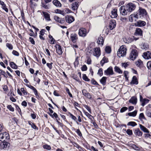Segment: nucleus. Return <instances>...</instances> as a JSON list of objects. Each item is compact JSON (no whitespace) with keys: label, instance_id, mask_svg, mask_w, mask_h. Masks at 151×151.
Returning a JSON list of instances; mask_svg holds the SVG:
<instances>
[{"label":"nucleus","instance_id":"obj_29","mask_svg":"<svg viewBox=\"0 0 151 151\" xmlns=\"http://www.w3.org/2000/svg\"><path fill=\"white\" fill-rule=\"evenodd\" d=\"M124 41L126 43H129L133 41V39L130 37H125L124 39Z\"/></svg>","mask_w":151,"mask_h":151},{"label":"nucleus","instance_id":"obj_17","mask_svg":"<svg viewBox=\"0 0 151 151\" xmlns=\"http://www.w3.org/2000/svg\"><path fill=\"white\" fill-rule=\"evenodd\" d=\"M143 56L145 59H149L151 58V52L150 51H147L143 53Z\"/></svg>","mask_w":151,"mask_h":151},{"label":"nucleus","instance_id":"obj_54","mask_svg":"<svg viewBox=\"0 0 151 151\" xmlns=\"http://www.w3.org/2000/svg\"><path fill=\"white\" fill-rule=\"evenodd\" d=\"M55 40L54 38H52L50 39V40L49 41V42L50 44H55Z\"/></svg>","mask_w":151,"mask_h":151},{"label":"nucleus","instance_id":"obj_27","mask_svg":"<svg viewBox=\"0 0 151 151\" xmlns=\"http://www.w3.org/2000/svg\"><path fill=\"white\" fill-rule=\"evenodd\" d=\"M142 31L141 29L139 28H137L135 32V35H137L140 36L142 35Z\"/></svg>","mask_w":151,"mask_h":151},{"label":"nucleus","instance_id":"obj_25","mask_svg":"<svg viewBox=\"0 0 151 151\" xmlns=\"http://www.w3.org/2000/svg\"><path fill=\"white\" fill-rule=\"evenodd\" d=\"M78 4V2H75L72 4L71 8L73 10H75L78 9L79 6Z\"/></svg>","mask_w":151,"mask_h":151},{"label":"nucleus","instance_id":"obj_62","mask_svg":"<svg viewBox=\"0 0 151 151\" xmlns=\"http://www.w3.org/2000/svg\"><path fill=\"white\" fill-rule=\"evenodd\" d=\"M2 8L3 9H4L6 12H8V8L6 7V5L2 6Z\"/></svg>","mask_w":151,"mask_h":151},{"label":"nucleus","instance_id":"obj_3","mask_svg":"<svg viewBox=\"0 0 151 151\" xmlns=\"http://www.w3.org/2000/svg\"><path fill=\"white\" fill-rule=\"evenodd\" d=\"M9 134L6 132H2L0 134V140L1 141H6L9 139Z\"/></svg>","mask_w":151,"mask_h":151},{"label":"nucleus","instance_id":"obj_10","mask_svg":"<svg viewBox=\"0 0 151 151\" xmlns=\"http://www.w3.org/2000/svg\"><path fill=\"white\" fill-rule=\"evenodd\" d=\"M52 0H42L41 3V6L45 9H48V6L47 4L50 2Z\"/></svg>","mask_w":151,"mask_h":151},{"label":"nucleus","instance_id":"obj_34","mask_svg":"<svg viewBox=\"0 0 151 151\" xmlns=\"http://www.w3.org/2000/svg\"><path fill=\"white\" fill-rule=\"evenodd\" d=\"M137 111L136 110L133 112L128 113L127 114L129 116H135L137 115Z\"/></svg>","mask_w":151,"mask_h":151},{"label":"nucleus","instance_id":"obj_55","mask_svg":"<svg viewBox=\"0 0 151 151\" xmlns=\"http://www.w3.org/2000/svg\"><path fill=\"white\" fill-rule=\"evenodd\" d=\"M53 63H47L46 64L47 66L50 69H51L52 68V64Z\"/></svg>","mask_w":151,"mask_h":151},{"label":"nucleus","instance_id":"obj_42","mask_svg":"<svg viewBox=\"0 0 151 151\" xmlns=\"http://www.w3.org/2000/svg\"><path fill=\"white\" fill-rule=\"evenodd\" d=\"M137 125V124L134 122H129L127 124L128 126H130L132 127H134L136 126Z\"/></svg>","mask_w":151,"mask_h":151},{"label":"nucleus","instance_id":"obj_18","mask_svg":"<svg viewBox=\"0 0 151 151\" xmlns=\"http://www.w3.org/2000/svg\"><path fill=\"white\" fill-rule=\"evenodd\" d=\"M116 25V22L115 20L113 19L110 21L109 22V27L111 30L113 29L114 28Z\"/></svg>","mask_w":151,"mask_h":151},{"label":"nucleus","instance_id":"obj_23","mask_svg":"<svg viewBox=\"0 0 151 151\" xmlns=\"http://www.w3.org/2000/svg\"><path fill=\"white\" fill-rule=\"evenodd\" d=\"M134 133L136 136H142V133L139 128L134 129Z\"/></svg>","mask_w":151,"mask_h":151},{"label":"nucleus","instance_id":"obj_20","mask_svg":"<svg viewBox=\"0 0 151 151\" xmlns=\"http://www.w3.org/2000/svg\"><path fill=\"white\" fill-rule=\"evenodd\" d=\"M54 19L55 21L61 24L64 23L65 22L64 18H60L58 17L57 16H54Z\"/></svg>","mask_w":151,"mask_h":151},{"label":"nucleus","instance_id":"obj_39","mask_svg":"<svg viewBox=\"0 0 151 151\" xmlns=\"http://www.w3.org/2000/svg\"><path fill=\"white\" fill-rule=\"evenodd\" d=\"M68 114H70V117H71V119L75 121L76 123L78 124H79L78 122L77 121H76V117L74 116L70 112H68Z\"/></svg>","mask_w":151,"mask_h":151},{"label":"nucleus","instance_id":"obj_16","mask_svg":"<svg viewBox=\"0 0 151 151\" xmlns=\"http://www.w3.org/2000/svg\"><path fill=\"white\" fill-rule=\"evenodd\" d=\"M118 15L117 14V9H114L111 13L110 16L112 18H115Z\"/></svg>","mask_w":151,"mask_h":151},{"label":"nucleus","instance_id":"obj_37","mask_svg":"<svg viewBox=\"0 0 151 151\" xmlns=\"http://www.w3.org/2000/svg\"><path fill=\"white\" fill-rule=\"evenodd\" d=\"M149 100L147 99H144L141 101V105L143 106H144V105L148 103L149 102Z\"/></svg>","mask_w":151,"mask_h":151},{"label":"nucleus","instance_id":"obj_60","mask_svg":"<svg viewBox=\"0 0 151 151\" xmlns=\"http://www.w3.org/2000/svg\"><path fill=\"white\" fill-rule=\"evenodd\" d=\"M29 124L30 125H31L32 128L34 129H36V128L37 127H36V126L35 125V124H34L32 122H30V123L29 122Z\"/></svg>","mask_w":151,"mask_h":151},{"label":"nucleus","instance_id":"obj_33","mask_svg":"<svg viewBox=\"0 0 151 151\" xmlns=\"http://www.w3.org/2000/svg\"><path fill=\"white\" fill-rule=\"evenodd\" d=\"M108 62V59L105 57H104L101 60V61L100 63L101 65L102 66L104 63Z\"/></svg>","mask_w":151,"mask_h":151},{"label":"nucleus","instance_id":"obj_28","mask_svg":"<svg viewBox=\"0 0 151 151\" xmlns=\"http://www.w3.org/2000/svg\"><path fill=\"white\" fill-rule=\"evenodd\" d=\"M104 40L103 37H100L98 38L97 42L98 44L103 45L104 42Z\"/></svg>","mask_w":151,"mask_h":151},{"label":"nucleus","instance_id":"obj_53","mask_svg":"<svg viewBox=\"0 0 151 151\" xmlns=\"http://www.w3.org/2000/svg\"><path fill=\"white\" fill-rule=\"evenodd\" d=\"M126 132L129 135L132 134V130L130 129H128L126 131Z\"/></svg>","mask_w":151,"mask_h":151},{"label":"nucleus","instance_id":"obj_1","mask_svg":"<svg viewBox=\"0 0 151 151\" xmlns=\"http://www.w3.org/2000/svg\"><path fill=\"white\" fill-rule=\"evenodd\" d=\"M126 48L125 46L122 45L120 47L117 51V55L119 58L124 56L126 55Z\"/></svg>","mask_w":151,"mask_h":151},{"label":"nucleus","instance_id":"obj_12","mask_svg":"<svg viewBox=\"0 0 151 151\" xmlns=\"http://www.w3.org/2000/svg\"><path fill=\"white\" fill-rule=\"evenodd\" d=\"M55 47L56 48L57 52L59 55L62 54L63 52L62 50L61 46L60 45L56 44L55 46Z\"/></svg>","mask_w":151,"mask_h":151},{"label":"nucleus","instance_id":"obj_21","mask_svg":"<svg viewBox=\"0 0 151 151\" xmlns=\"http://www.w3.org/2000/svg\"><path fill=\"white\" fill-rule=\"evenodd\" d=\"M82 92L83 95L86 97L90 99L91 98V95L88 93L86 90L85 89L83 90L82 91Z\"/></svg>","mask_w":151,"mask_h":151},{"label":"nucleus","instance_id":"obj_7","mask_svg":"<svg viewBox=\"0 0 151 151\" xmlns=\"http://www.w3.org/2000/svg\"><path fill=\"white\" fill-rule=\"evenodd\" d=\"M78 33L79 36L84 37L86 35L87 32L85 29L83 28H81L78 30Z\"/></svg>","mask_w":151,"mask_h":151},{"label":"nucleus","instance_id":"obj_49","mask_svg":"<svg viewBox=\"0 0 151 151\" xmlns=\"http://www.w3.org/2000/svg\"><path fill=\"white\" fill-rule=\"evenodd\" d=\"M7 108L11 111L13 112L14 111V108L11 105H8L7 106Z\"/></svg>","mask_w":151,"mask_h":151},{"label":"nucleus","instance_id":"obj_50","mask_svg":"<svg viewBox=\"0 0 151 151\" xmlns=\"http://www.w3.org/2000/svg\"><path fill=\"white\" fill-rule=\"evenodd\" d=\"M128 109V108L126 107H122L120 110V112L121 113L123 112L126 111Z\"/></svg>","mask_w":151,"mask_h":151},{"label":"nucleus","instance_id":"obj_59","mask_svg":"<svg viewBox=\"0 0 151 151\" xmlns=\"http://www.w3.org/2000/svg\"><path fill=\"white\" fill-rule=\"evenodd\" d=\"M91 82L92 84L93 85H99V84L97 83V82L93 79L91 80Z\"/></svg>","mask_w":151,"mask_h":151},{"label":"nucleus","instance_id":"obj_8","mask_svg":"<svg viewBox=\"0 0 151 151\" xmlns=\"http://www.w3.org/2000/svg\"><path fill=\"white\" fill-rule=\"evenodd\" d=\"M93 55L96 57H99L101 55L100 49L99 48L96 47L93 49Z\"/></svg>","mask_w":151,"mask_h":151},{"label":"nucleus","instance_id":"obj_41","mask_svg":"<svg viewBox=\"0 0 151 151\" xmlns=\"http://www.w3.org/2000/svg\"><path fill=\"white\" fill-rule=\"evenodd\" d=\"M83 112L88 117L89 119H91L93 118V116L90 115L89 113H88L87 112H86L85 110L83 111Z\"/></svg>","mask_w":151,"mask_h":151},{"label":"nucleus","instance_id":"obj_44","mask_svg":"<svg viewBox=\"0 0 151 151\" xmlns=\"http://www.w3.org/2000/svg\"><path fill=\"white\" fill-rule=\"evenodd\" d=\"M142 62L140 60H138L136 63V65L138 66H140L142 64Z\"/></svg>","mask_w":151,"mask_h":151},{"label":"nucleus","instance_id":"obj_43","mask_svg":"<svg viewBox=\"0 0 151 151\" xmlns=\"http://www.w3.org/2000/svg\"><path fill=\"white\" fill-rule=\"evenodd\" d=\"M111 50V48L109 46H106L105 48V52L108 53H110Z\"/></svg>","mask_w":151,"mask_h":151},{"label":"nucleus","instance_id":"obj_4","mask_svg":"<svg viewBox=\"0 0 151 151\" xmlns=\"http://www.w3.org/2000/svg\"><path fill=\"white\" fill-rule=\"evenodd\" d=\"M135 5L132 3H129L126 5L127 11L128 12H132L136 8Z\"/></svg>","mask_w":151,"mask_h":151},{"label":"nucleus","instance_id":"obj_9","mask_svg":"<svg viewBox=\"0 0 151 151\" xmlns=\"http://www.w3.org/2000/svg\"><path fill=\"white\" fill-rule=\"evenodd\" d=\"M105 74L108 76L112 75L114 74V72L112 68L110 67L106 70L104 71Z\"/></svg>","mask_w":151,"mask_h":151},{"label":"nucleus","instance_id":"obj_56","mask_svg":"<svg viewBox=\"0 0 151 151\" xmlns=\"http://www.w3.org/2000/svg\"><path fill=\"white\" fill-rule=\"evenodd\" d=\"M122 65L123 67L125 68L128 66L129 64L128 63H122Z\"/></svg>","mask_w":151,"mask_h":151},{"label":"nucleus","instance_id":"obj_48","mask_svg":"<svg viewBox=\"0 0 151 151\" xmlns=\"http://www.w3.org/2000/svg\"><path fill=\"white\" fill-rule=\"evenodd\" d=\"M97 74L100 76H102L103 73L102 68H100Z\"/></svg>","mask_w":151,"mask_h":151},{"label":"nucleus","instance_id":"obj_38","mask_svg":"<svg viewBox=\"0 0 151 151\" xmlns=\"http://www.w3.org/2000/svg\"><path fill=\"white\" fill-rule=\"evenodd\" d=\"M21 91L22 92L24 96H26L29 95V94L28 93L27 91L25 90L23 88H21Z\"/></svg>","mask_w":151,"mask_h":151},{"label":"nucleus","instance_id":"obj_6","mask_svg":"<svg viewBox=\"0 0 151 151\" xmlns=\"http://www.w3.org/2000/svg\"><path fill=\"white\" fill-rule=\"evenodd\" d=\"M138 55L137 51L136 50H133L129 55V58L132 60H134Z\"/></svg>","mask_w":151,"mask_h":151},{"label":"nucleus","instance_id":"obj_51","mask_svg":"<svg viewBox=\"0 0 151 151\" xmlns=\"http://www.w3.org/2000/svg\"><path fill=\"white\" fill-rule=\"evenodd\" d=\"M147 66L149 69L151 70V61H150L147 63Z\"/></svg>","mask_w":151,"mask_h":151},{"label":"nucleus","instance_id":"obj_5","mask_svg":"<svg viewBox=\"0 0 151 151\" xmlns=\"http://www.w3.org/2000/svg\"><path fill=\"white\" fill-rule=\"evenodd\" d=\"M138 19H140L137 13L132 14L129 17V20L131 22H132L134 20L136 21Z\"/></svg>","mask_w":151,"mask_h":151},{"label":"nucleus","instance_id":"obj_15","mask_svg":"<svg viewBox=\"0 0 151 151\" xmlns=\"http://www.w3.org/2000/svg\"><path fill=\"white\" fill-rule=\"evenodd\" d=\"M10 144L7 142H1V149H5L9 147Z\"/></svg>","mask_w":151,"mask_h":151},{"label":"nucleus","instance_id":"obj_14","mask_svg":"<svg viewBox=\"0 0 151 151\" xmlns=\"http://www.w3.org/2000/svg\"><path fill=\"white\" fill-rule=\"evenodd\" d=\"M146 24L145 22L144 21L139 20L135 23V25L136 26L142 27L145 26Z\"/></svg>","mask_w":151,"mask_h":151},{"label":"nucleus","instance_id":"obj_40","mask_svg":"<svg viewBox=\"0 0 151 151\" xmlns=\"http://www.w3.org/2000/svg\"><path fill=\"white\" fill-rule=\"evenodd\" d=\"M114 70L116 72L118 73H122V71L121 69L117 66H115L114 68Z\"/></svg>","mask_w":151,"mask_h":151},{"label":"nucleus","instance_id":"obj_19","mask_svg":"<svg viewBox=\"0 0 151 151\" xmlns=\"http://www.w3.org/2000/svg\"><path fill=\"white\" fill-rule=\"evenodd\" d=\"M78 38V36L76 34L73 33L71 34L70 39L73 42H76Z\"/></svg>","mask_w":151,"mask_h":151},{"label":"nucleus","instance_id":"obj_57","mask_svg":"<svg viewBox=\"0 0 151 151\" xmlns=\"http://www.w3.org/2000/svg\"><path fill=\"white\" fill-rule=\"evenodd\" d=\"M12 53L14 55L16 56H19V53L17 51L13 50L12 52Z\"/></svg>","mask_w":151,"mask_h":151},{"label":"nucleus","instance_id":"obj_24","mask_svg":"<svg viewBox=\"0 0 151 151\" xmlns=\"http://www.w3.org/2000/svg\"><path fill=\"white\" fill-rule=\"evenodd\" d=\"M137 99L135 97H132L129 100V103L132 104H136L137 103Z\"/></svg>","mask_w":151,"mask_h":151},{"label":"nucleus","instance_id":"obj_52","mask_svg":"<svg viewBox=\"0 0 151 151\" xmlns=\"http://www.w3.org/2000/svg\"><path fill=\"white\" fill-rule=\"evenodd\" d=\"M84 106L86 109H87V110L90 113H91V110L90 107L86 105H84Z\"/></svg>","mask_w":151,"mask_h":151},{"label":"nucleus","instance_id":"obj_58","mask_svg":"<svg viewBox=\"0 0 151 151\" xmlns=\"http://www.w3.org/2000/svg\"><path fill=\"white\" fill-rule=\"evenodd\" d=\"M66 91L68 93L69 95V96L70 97H73V96H72V94L70 92V91H69V89H68V88H66Z\"/></svg>","mask_w":151,"mask_h":151},{"label":"nucleus","instance_id":"obj_32","mask_svg":"<svg viewBox=\"0 0 151 151\" xmlns=\"http://www.w3.org/2000/svg\"><path fill=\"white\" fill-rule=\"evenodd\" d=\"M107 78L106 77H103L100 80V82L103 85L106 84Z\"/></svg>","mask_w":151,"mask_h":151},{"label":"nucleus","instance_id":"obj_26","mask_svg":"<svg viewBox=\"0 0 151 151\" xmlns=\"http://www.w3.org/2000/svg\"><path fill=\"white\" fill-rule=\"evenodd\" d=\"M53 4L55 6L57 7H60L61 4L59 1L58 0H54L52 1Z\"/></svg>","mask_w":151,"mask_h":151},{"label":"nucleus","instance_id":"obj_30","mask_svg":"<svg viewBox=\"0 0 151 151\" xmlns=\"http://www.w3.org/2000/svg\"><path fill=\"white\" fill-rule=\"evenodd\" d=\"M139 126L140 129L144 132L147 133H149V131L148 129L143 126L141 124H140Z\"/></svg>","mask_w":151,"mask_h":151},{"label":"nucleus","instance_id":"obj_45","mask_svg":"<svg viewBox=\"0 0 151 151\" xmlns=\"http://www.w3.org/2000/svg\"><path fill=\"white\" fill-rule=\"evenodd\" d=\"M82 78L83 80L86 81H90V79L88 78L86 75L85 74L83 75Z\"/></svg>","mask_w":151,"mask_h":151},{"label":"nucleus","instance_id":"obj_64","mask_svg":"<svg viewBox=\"0 0 151 151\" xmlns=\"http://www.w3.org/2000/svg\"><path fill=\"white\" fill-rule=\"evenodd\" d=\"M87 67L86 65H83L82 68V70L83 71H85L87 70Z\"/></svg>","mask_w":151,"mask_h":151},{"label":"nucleus","instance_id":"obj_63","mask_svg":"<svg viewBox=\"0 0 151 151\" xmlns=\"http://www.w3.org/2000/svg\"><path fill=\"white\" fill-rule=\"evenodd\" d=\"M76 132L79 136H81L82 135V134L79 129H77L76 130Z\"/></svg>","mask_w":151,"mask_h":151},{"label":"nucleus","instance_id":"obj_36","mask_svg":"<svg viewBox=\"0 0 151 151\" xmlns=\"http://www.w3.org/2000/svg\"><path fill=\"white\" fill-rule=\"evenodd\" d=\"M10 65L11 67L12 68L15 69H17V66L14 62H11L10 63Z\"/></svg>","mask_w":151,"mask_h":151},{"label":"nucleus","instance_id":"obj_61","mask_svg":"<svg viewBox=\"0 0 151 151\" xmlns=\"http://www.w3.org/2000/svg\"><path fill=\"white\" fill-rule=\"evenodd\" d=\"M139 118L140 119H144L145 118V116L143 113H141L139 114Z\"/></svg>","mask_w":151,"mask_h":151},{"label":"nucleus","instance_id":"obj_47","mask_svg":"<svg viewBox=\"0 0 151 151\" xmlns=\"http://www.w3.org/2000/svg\"><path fill=\"white\" fill-rule=\"evenodd\" d=\"M43 147L44 148L48 150H50L51 149V147L50 146L48 145H43Z\"/></svg>","mask_w":151,"mask_h":151},{"label":"nucleus","instance_id":"obj_2","mask_svg":"<svg viewBox=\"0 0 151 151\" xmlns=\"http://www.w3.org/2000/svg\"><path fill=\"white\" fill-rule=\"evenodd\" d=\"M137 14L140 18V19H143L147 15L146 10L145 9L140 7L138 10V12Z\"/></svg>","mask_w":151,"mask_h":151},{"label":"nucleus","instance_id":"obj_46","mask_svg":"<svg viewBox=\"0 0 151 151\" xmlns=\"http://www.w3.org/2000/svg\"><path fill=\"white\" fill-rule=\"evenodd\" d=\"M6 46L10 50H12L13 49V46L10 43H7Z\"/></svg>","mask_w":151,"mask_h":151},{"label":"nucleus","instance_id":"obj_31","mask_svg":"<svg viewBox=\"0 0 151 151\" xmlns=\"http://www.w3.org/2000/svg\"><path fill=\"white\" fill-rule=\"evenodd\" d=\"M55 12L56 13L60 14L63 16H64L65 14V12L64 10H61L57 9L55 10Z\"/></svg>","mask_w":151,"mask_h":151},{"label":"nucleus","instance_id":"obj_13","mask_svg":"<svg viewBox=\"0 0 151 151\" xmlns=\"http://www.w3.org/2000/svg\"><path fill=\"white\" fill-rule=\"evenodd\" d=\"M119 11L120 13L123 15L124 16L127 14L128 11H127L126 9L125 8V7L124 6H122L120 7Z\"/></svg>","mask_w":151,"mask_h":151},{"label":"nucleus","instance_id":"obj_22","mask_svg":"<svg viewBox=\"0 0 151 151\" xmlns=\"http://www.w3.org/2000/svg\"><path fill=\"white\" fill-rule=\"evenodd\" d=\"M42 14L45 19L47 21H50L51 20L50 18V15L48 13L46 12H43Z\"/></svg>","mask_w":151,"mask_h":151},{"label":"nucleus","instance_id":"obj_11","mask_svg":"<svg viewBox=\"0 0 151 151\" xmlns=\"http://www.w3.org/2000/svg\"><path fill=\"white\" fill-rule=\"evenodd\" d=\"M66 22L69 23H71L74 21L75 19L74 17L71 16L67 15L65 17Z\"/></svg>","mask_w":151,"mask_h":151},{"label":"nucleus","instance_id":"obj_35","mask_svg":"<svg viewBox=\"0 0 151 151\" xmlns=\"http://www.w3.org/2000/svg\"><path fill=\"white\" fill-rule=\"evenodd\" d=\"M138 81L137 80V77L135 76H133L132 78V80L131 82V83L133 84H138Z\"/></svg>","mask_w":151,"mask_h":151}]
</instances>
